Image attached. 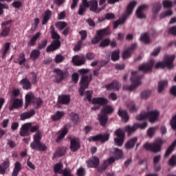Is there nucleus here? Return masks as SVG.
Returning a JSON list of instances; mask_svg holds the SVG:
<instances>
[{
	"mask_svg": "<svg viewBox=\"0 0 176 176\" xmlns=\"http://www.w3.org/2000/svg\"><path fill=\"white\" fill-rule=\"evenodd\" d=\"M87 72L88 70L85 69L78 70V73L82 74L80 82V87L78 91L81 96H84L85 90L89 88V84L92 80V75H85V74H87Z\"/></svg>",
	"mask_w": 176,
	"mask_h": 176,
	"instance_id": "obj_1",
	"label": "nucleus"
},
{
	"mask_svg": "<svg viewBox=\"0 0 176 176\" xmlns=\"http://www.w3.org/2000/svg\"><path fill=\"white\" fill-rule=\"evenodd\" d=\"M50 34L52 35V38L54 39V41L46 48L47 52H54L61 47V42L60 41V36L55 31V27L54 25L50 27Z\"/></svg>",
	"mask_w": 176,
	"mask_h": 176,
	"instance_id": "obj_2",
	"label": "nucleus"
},
{
	"mask_svg": "<svg viewBox=\"0 0 176 176\" xmlns=\"http://www.w3.org/2000/svg\"><path fill=\"white\" fill-rule=\"evenodd\" d=\"M135 6H137V1H132L129 3L128 6L126 7V13L122 15V16L118 21H115L113 23V28L116 29L119 25L124 24L126 23V20H127V18L130 14L133 13V11L134 10V8H135Z\"/></svg>",
	"mask_w": 176,
	"mask_h": 176,
	"instance_id": "obj_3",
	"label": "nucleus"
},
{
	"mask_svg": "<svg viewBox=\"0 0 176 176\" xmlns=\"http://www.w3.org/2000/svg\"><path fill=\"white\" fill-rule=\"evenodd\" d=\"M131 75L132 76L131 77V81L132 82V85H123L122 89L124 90L133 91L140 86V85H141V78L143 77V76H138L137 72H132Z\"/></svg>",
	"mask_w": 176,
	"mask_h": 176,
	"instance_id": "obj_4",
	"label": "nucleus"
},
{
	"mask_svg": "<svg viewBox=\"0 0 176 176\" xmlns=\"http://www.w3.org/2000/svg\"><path fill=\"white\" fill-rule=\"evenodd\" d=\"M164 142L165 141L162 139H159L153 143L146 142L143 148L153 153H158V152H161L162 146Z\"/></svg>",
	"mask_w": 176,
	"mask_h": 176,
	"instance_id": "obj_5",
	"label": "nucleus"
},
{
	"mask_svg": "<svg viewBox=\"0 0 176 176\" xmlns=\"http://www.w3.org/2000/svg\"><path fill=\"white\" fill-rule=\"evenodd\" d=\"M175 58V55L167 56L164 58V62H159L157 63L155 67L156 69L162 68L164 69L165 67H167L168 69L173 68V63Z\"/></svg>",
	"mask_w": 176,
	"mask_h": 176,
	"instance_id": "obj_6",
	"label": "nucleus"
},
{
	"mask_svg": "<svg viewBox=\"0 0 176 176\" xmlns=\"http://www.w3.org/2000/svg\"><path fill=\"white\" fill-rule=\"evenodd\" d=\"M170 126L173 130H176V114L170 120ZM176 135V132H175ZM176 146V139L173 142V144L167 148L165 154H164V157H168L173 152L174 148Z\"/></svg>",
	"mask_w": 176,
	"mask_h": 176,
	"instance_id": "obj_7",
	"label": "nucleus"
},
{
	"mask_svg": "<svg viewBox=\"0 0 176 176\" xmlns=\"http://www.w3.org/2000/svg\"><path fill=\"white\" fill-rule=\"evenodd\" d=\"M115 135L117 138H114V144L118 146H123V143L124 142V131L122 129H118L115 132Z\"/></svg>",
	"mask_w": 176,
	"mask_h": 176,
	"instance_id": "obj_8",
	"label": "nucleus"
},
{
	"mask_svg": "<svg viewBox=\"0 0 176 176\" xmlns=\"http://www.w3.org/2000/svg\"><path fill=\"white\" fill-rule=\"evenodd\" d=\"M109 133H100V134H98L94 136H91L88 138V140L89 142H97V141H100V143L104 144L107 142H108V140H109Z\"/></svg>",
	"mask_w": 176,
	"mask_h": 176,
	"instance_id": "obj_9",
	"label": "nucleus"
},
{
	"mask_svg": "<svg viewBox=\"0 0 176 176\" xmlns=\"http://www.w3.org/2000/svg\"><path fill=\"white\" fill-rule=\"evenodd\" d=\"M97 36H95L92 40H91V43L92 44H96L98 43L100 41L104 38V36H107L109 34V30L104 28L102 30H100L97 31L96 33Z\"/></svg>",
	"mask_w": 176,
	"mask_h": 176,
	"instance_id": "obj_10",
	"label": "nucleus"
},
{
	"mask_svg": "<svg viewBox=\"0 0 176 176\" xmlns=\"http://www.w3.org/2000/svg\"><path fill=\"white\" fill-rule=\"evenodd\" d=\"M54 72L55 74V81L56 83H60L68 76L67 72H63L60 69H54Z\"/></svg>",
	"mask_w": 176,
	"mask_h": 176,
	"instance_id": "obj_11",
	"label": "nucleus"
},
{
	"mask_svg": "<svg viewBox=\"0 0 176 176\" xmlns=\"http://www.w3.org/2000/svg\"><path fill=\"white\" fill-rule=\"evenodd\" d=\"M30 147L32 149L38 150L39 152H45V151L47 150V145L41 142L33 141L30 144Z\"/></svg>",
	"mask_w": 176,
	"mask_h": 176,
	"instance_id": "obj_12",
	"label": "nucleus"
},
{
	"mask_svg": "<svg viewBox=\"0 0 176 176\" xmlns=\"http://www.w3.org/2000/svg\"><path fill=\"white\" fill-rule=\"evenodd\" d=\"M112 163H115V157H111L108 158L107 160H104L103 163L98 167V171L99 173H102V171H105L108 167H109L110 164Z\"/></svg>",
	"mask_w": 176,
	"mask_h": 176,
	"instance_id": "obj_13",
	"label": "nucleus"
},
{
	"mask_svg": "<svg viewBox=\"0 0 176 176\" xmlns=\"http://www.w3.org/2000/svg\"><path fill=\"white\" fill-rule=\"evenodd\" d=\"M154 63L155 61L153 60H151L148 63L142 64L139 67V71L143 72L144 73L151 72Z\"/></svg>",
	"mask_w": 176,
	"mask_h": 176,
	"instance_id": "obj_14",
	"label": "nucleus"
},
{
	"mask_svg": "<svg viewBox=\"0 0 176 176\" xmlns=\"http://www.w3.org/2000/svg\"><path fill=\"white\" fill-rule=\"evenodd\" d=\"M87 167L89 168H96V167H98V165L100 164V158L94 156L90 158L89 160L87 162Z\"/></svg>",
	"mask_w": 176,
	"mask_h": 176,
	"instance_id": "obj_15",
	"label": "nucleus"
},
{
	"mask_svg": "<svg viewBox=\"0 0 176 176\" xmlns=\"http://www.w3.org/2000/svg\"><path fill=\"white\" fill-rule=\"evenodd\" d=\"M30 124H29L28 123H25L23 124L22 126L21 127L19 135L21 137L30 135Z\"/></svg>",
	"mask_w": 176,
	"mask_h": 176,
	"instance_id": "obj_16",
	"label": "nucleus"
},
{
	"mask_svg": "<svg viewBox=\"0 0 176 176\" xmlns=\"http://www.w3.org/2000/svg\"><path fill=\"white\" fill-rule=\"evenodd\" d=\"M147 115V119H148V120L151 122H154L157 120V119L158 118V116L160 115V112L157 110L155 111H151L146 113Z\"/></svg>",
	"mask_w": 176,
	"mask_h": 176,
	"instance_id": "obj_17",
	"label": "nucleus"
},
{
	"mask_svg": "<svg viewBox=\"0 0 176 176\" xmlns=\"http://www.w3.org/2000/svg\"><path fill=\"white\" fill-rule=\"evenodd\" d=\"M10 103H12V104L9 107V109L10 111L13 110L14 108L17 109L21 107L23 105V101L20 99L11 98Z\"/></svg>",
	"mask_w": 176,
	"mask_h": 176,
	"instance_id": "obj_18",
	"label": "nucleus"
},
{
	"mask_svg": "<svg viewBox=\"0 0 176 176\" xmlns=\"http://www.w3.org/2000/svg\"><path fill=\"white\" fill-rule=\"evenodd\" d=\"M89 10L94 13H99L102 9L98 8V2L96 0H91L89 1Z\"/></svg>",
	"mask_w": 176,
	"mask_h": 176,
	"instance_id": "obj_19",
	"label": "nucleus"
},
{
	"mask_svg": "<svg viewBox=\"0 0 176 176\" xmlns=\"http://www.w3.org/2000/svg\"><path fill=\"white\" fill-rule=\"evenodd\" d=\"M80 148V143L77 138H72L70 141V149L72 152H76Z\"/></svg>",
	"mask_w": 176,
	"mask_h": 176,
	"instance_id": "obj_20",
	"label": "nucleus"
},
{
	"mask_svg": "<svg viewBox=\"0 0 176 176\" xmlns=\"http://www.w3.org/2000/svg\"><path fill=\"white\" fill-rule=\"evenodd\" d=\"M71 101V97L69 95H61L58 98V102L61 104H69Z\"/></svg>",
	"mask_w": 176,
	"mask_h": 176,
	"instance_id": "obj_21",
	"label": "nucleus"
},
{
	"mask_svg": "<svg viewBox=\"0 0 176 176\" xmlns=\"http://www.w3.org/2000/svg\"><path fill=\"white\" fill-rule=\"evenodd\" d=\"M35 100V96L32 93H28V94L25 95V109H28L29 105Z\"/></svg>",
	"mask_w": 176,
	"mask_h": 176,
	"instance_id": "obj_22",
	"label": "nucleus"
},
{
	"mask_svg": "<svg viewBox=\"0 0 176 176\" xmlns=\"http://www.w3.org/2000/svg\"><path fill=\"white\" fill-rule=\"evenodd\" d=\"M68 128L67 126H65L61 130L58 131L59 135L58 136L56 142H60L62 140H63L65 135L68 133Z\"/></svg>",
	"mask_w": 176,
	"mask_h": 176,
	"instance_id": "obj_23",
	"label": "nucleus"
},
{
	"mask_svg": "<svg viewBox=\"0 0 176 176\" xmlns=\"http://www.w3.org/2000/svg\"><path fill=\"white\" fill-rule=\"evenodd\" d=\"M98 120L100 124L102 126H105L108 122V115L104 114L102 113L98 115Z\"/></svg>",
	"mask_w": 176,
	"mask_h": 176,
	"instance_id": "obj_24",
	"label": "nucleus"
},
{
	"mask_svg": "<svg viewBox=\"0 0 176 176\" xmlns=\"http://www.w3.org/2000/svg\"><path fill=\"white\" fill-rule=\"evenodd\" d=\"M92 103L94 104H97L100 106H102L108 104V100L102 97L94 98L92 100Z\"/></svg>",
	"mask_w": 176,
	"mask_h": 176,
	"instance_id": "obj_25",
	"label": "nucleus"
},
{
	"mask_svg": "<svg viewBox=\"0 0 176 176\" xmlns=\"http://www.w3.org/2000/svg\"><path fill=\"white\" fill-rule=\"evenodd\" d=\"M138 141V138L134 137L126 142L125 144V148L126 149H132L135 146L137 142Z\"/></svg>",
	"mask_w": 176,
	"mask_h": 176,
	"instance_id": "obj_26",
	"label": "nucleus"
},
{
	"mask_svg": "<svg viewBox=\"0 0 176 176\" xmlns=\"http://www.w3.org/2000/svg\"><path fill=\"white\" fill-rule=\"evenodd\" d=\"M67 152V148L65 147H59L56 151L54 153L52 159H56V157H62Z\"/></svg>",
	"mask_w": 176,
	"mask_h": 176,
	"instance_id": "obj_27",
	"label": "nucleus"
},
{
	"mask_svg": "<svg viewBox=\"0 0 176 176\" xmlns=\"http://www.w3.org/2000/svg\"><path fill=\"white\" fill-rule=\"evenodd\" d=\"M36 114V111L34 109H31L28 112H24L20 115V120H25L29 119Z\"/></svg>",
	"mask_w": 176,
	"mask_h": 176,
	"instance_id": "obj_28",
	"label": "nucleus"
},
{
	"mask_svg": "<svg viewBox=\"0 0 176 176\" xmlns=\"http://www.w3.org/2000/svg\"><path fill=\"white\" fill-rule=\"evenodd\" d=\"M122 85L117 81H113L109 85H106L104 87L107 90L116 89L119 90Z\"/></svg>",
	"mask_w": 176,
	"mask_h": 176,
	"instance_id": "obj_29",
	"label": "nucleus"
},
{
	"mask_svg": "<svg viewBox=\"0 0 176 176\" xmlns=\"http://www.w3.org/2000/svg\"><path fill=\"white\" fill-rule=\"evenodd\" d=\"M22 170V165L19 162H16L14 163V167L13 168L12 176H18L19 173Z\"/></svg>",
	"mask_w": 176,
	"mask_h": 176,
	"instance_id": "obj_30",
	"label": "nucleus"
},
{
	"mask_svg": "<svg viewBox=\"0 0 176 176\" xmlns=\"http://www.w3.org/2000/svg\"><path fill=\"white\" fill-rule=\"evenodd\" d=\"M41 36V32L36 33L31 38L30 41L28 43V47H34L36 45L37 40Z\"/></svg>",
	"mask_w": 176,
	"mask_h": 176,
	"instance_id": "obj_31",
	"label": "nucleus"
},
{
	"mask_svg": "<svg viewBox=\"0 0 176 176\" xmlns=\"http://www.w3.org/2000/svg\"><path fill=\"white\" fill-rule=\"evenodd\" d=\"M78 57H79L78 56H75L72 58V61L74 64L76 66H80V65H85L86 62V58L85 57H82L80 59H78Z\"/></svg>",
	"mask_w": 176,
	"mask_h": 176,
	"instance_id": "obj_32",
	"label": "nucleus"
},
{
	"mask_svg": "<svg viewBox=\"0 0 176 176\" xmlns=\"http://www.w3.org/2000/svg\"><path fill=\"white\" fill-rule=\"evenodd\" d=\"M20 82L23 85V89L25 90H29L32 89V83L28 78H23Z\"/></svg>",
	"mask_w": 176,
	"mask_h": 176,
	"instance_id": "obj_33",
	"label": "nucleus"
},
{
	"mask_svg": "<svg viewBox=\"0 0 176 176\" xmlns=\"http://www.w3.org/2000/svg\"><path fill=\"white\" fill-rule=\"evenodd\" d=\"M12 1H15V0H0V16L3 15L4 14V10L3 9H9V6L8 5H7L6 3H3L5 1L8 2V3H10Z\"/></svg>",
	"mask_w": 176,
	"mask_h": 176,
	"instance_id": "obj_34",
	"label": "nucleus"
},
{
	"mask_svg": "<svg viewBox=\"0 0 176 176\" xmlns=\"http://www.w3.org/2000/svg\"><path fill=\"white\" fill-rule=\"evenodd\" d=\"M118 113L119 116L122 118V120L125 122H127V121H129V120L130 119V117L129 116V113L126 110H122L120 109L118 110Z\"/></svg>",
	"mask_w": 176,
	"mask_h": 176,
	"instance_id": "obj_35",
	"label": "nucleus"
},
{
	"mask_svg": "<svg viewBox=\"0 0 176 176\" xmlns=\"http://www.w3.org/2000/svg\"><path fill=\"white\" fill-rule=\"evenodd\" d=\"M62 163H57L54 166V171L55 174H63L64 169Z\"/></svg>",
	"mask_w": 176,
	"mask_h": 176,
	"instance_id": "obj_36",
	"label": "nucleus"
},
{
	"mask_svg": "<svg viewBox=\"0 0 176 176\" xmlns=\"http://www.w3.org/2000/svg\"><path fill=\"white\" fill-rule=\"evenodd\" d=\"M52 12L50 10H46L43 16L42 25H45L49 21L52 16Z\"/></svg>",
	"mask_w": 176,
	"mask_h": 176,
	"instance_id": "obj_37",
	"label": "nucleus"
},
{
	"mask_svg": "<svg viewBox=\"0 0 176 176\" xmlns=\"http://www.w3.org/2000/svg\"><path fill=\"white\" fill-rule=\"evenodd\" d=\"M10 45H11L10 43H6L3 45V48L1 49L2 58H4L6 57V55H7L8 51L10 50Z\"/></svg>",
	"mask_w": 176,
	"mask_h": 176,
	"instance_id": "obj_38",
	"label": "nucleus"
},
{
	"mask_svg": "<svg viewBox=\"0 0 176 176\" xmlns=\"http://www.w3.org/2000/svg\"><path fill=\"white\" fill-rule=\"evenodd\" d=\"M146 6H141L139 7L136 11V16L138 19H144L145 15L142 13V11L146 8Z\"/></svg>",
	"mask_w": 176,
	"mask_h": 176,
	"instance_id": "obj_39",
	"label": "nucleus"
},
{
	"mask_svg": "<svg viewBox=\"0 0 176 176\" xmlns=\"http://www.w3.org/2000/svg\"><path fill=\"white\" fill-rule=\"evenodd\" d=\"M41 56V51L38 50H34L30 53V58L32 60H37Z\"/></svg>",
	"mask_w": 176,
	"mask_h": 176,
	"instance_id": "obj_40",
	"label": "nucleus"
},
{
	"mask_svg": "<svg viewBox=\"0 0 176 176\" xmlns=\"http://www.w3.org/2000/svg\"><path fill=\"white\" fill-rule=\"evenodd\" d=\"M65 113L64 111H57L56 113L52 116V119L53 121H58L62 119L65 116Z\"/></svg>",
	"mask_w": 176,
	"mask_h": 176,
	"instance_id": "obj_41",
	"label": "nucleus"
},
{
	"mask_svg": "<svg viewBox=\"0 0 176 176\" xmlns=\"http://www.w3.org/2000/svg\"><path fill=\"white\" fill-rule=\"evenodd\" d=\"M70 116V119L72 120V122H73L74 124H77L79 122L80 120V117L78 113H76L74 112H72L69 114Z\"/></svg>",
	"mask_w": 176,
	"mask_h": 176,
	"instance_id": "obj_42",
	"label": "nucleus"
},
{
	"mask_svg": "<svg viewBox=\"0 0 176 176\" xmlns=\"http://www.w3.org/2000/svg\"><path fill=\"white\" fill-rule=\"evenodd\" d=\"M113 155H114V157L117 160H119L120 159H122V157H123V151H122L120 148H115Z\"/></svg>",
	"mask_w": 176,
	"mask_h": 176,
	"instance_id": "obj_43",
	"label": "nucleus"
},
{
	"mask_svg": "<svg viewBox=\"0 0 176 176\" xmlns=\"http://www.w3.org/2000/svg\"><path fill=\"white\" fill-rule=\"evenodd\" d=\"M0 36L2 37H8L10 33L11 28L10 27H3Z\"/></svg>",
	"mask_w": 176,
	"mask_h": 176,
	"instance_id": "obj_44",
	"label": "nucleus"
},
{
	"mask_svg": "<svg viewBox=\"0 0 176 176\" xmlns=\"http://www.w3.org/2000/svg\"><path fill=\"white\" fill-rule=\"evenodd\" d=\"M167 80H162L158 82V92L161 93L164 91V88L167 86Z\"/></svg>",
	"mask_w": 176,
	"mask_h": 176,
	"instance_id": "obj_45",
	"label": "nucleus"
},
{
	"mask_svg": "<svg viewBox=\"0 0 176 176\" xmlns=\"http://www.w3.org/2000/svg\"><path fill=\"white\" fill-rule=\"evenodd\" d=\"M153 10H152L154 14H157L161 10L162 4L160 3V2L158 1V2L153 3Z\"/></svg>",
	"mask_w": 176,
	"mask_h": 176,
	"instance_id": "obj_46",
	"label": "nucleus"
},
{
	"mask_svg": "<svg viewBox=\"0 0 176 176\" xmlns=\"http://www.w3.org/2000/svg\"><path fill=\"white\" fill-rule=\"evenodd\" d=\"M112 112H113V108L111 106H106L101 110L102 113L107 116L108 114L112 113Z\"/></svg>",
	"mask_w": 176,
	"mask_h": 176,
	"instance_id": "obj_47",
	"label": "nucleus"
},
{
	"mask_svg": "<svg viewBox=\"0 0 176 176\" xmlns=\"http://www.w3.org/2000/svg\"><path fill=\"white\" fill-rule=\"evenodd\" d=\"M124 131H126L129 135L131 134L133 132L137 130V126H135V124H133V126L127 125L124 129Z\"/></svg>",
	"mask_w": 176,
	"mask_h": 176,
	"instance_id": "obj_48",
	"label": "nucleus"
},
{
	"mask_svg": "<svg viewBox=\"0 0 176 176\" xmlns=\"http://www.w3.org/2000/svg\"><path fill=\"white\" fill-rule=\"evenodd\" d=\"M127 107L129 109V111L131 113L133 112H137V107H135V104H134V102L133 101H129L127 104H126Z\"/></svg>",
	"mask_w": 176,
	"mask_h": 176,
	"instance_id": "obj_49",
	"label": "nucleus"
},
{
	"mask_svg": "<svg viewBox=\"0 0 176 176\" xmlns=\"http://www.w3.org/2000/svg\"><path fill=\"white\" fill-rule=\"evenodd\" d=\"M42 133L41 131L36 132L33 137V142H41Z\"/></svg>",
	"mask_w": 176,
	"mask_h": 176,
	"instance_id": "obj_50",
	"label": "nucleus"
},
{
	"mask_svg": "<svg viewBox=\"0 0 176 176\" xmlns=\"http://www.w3.org/2000/svg\"><path fill=\"white\" fill-rule=\"evenodd\" d=\"M168 166L170 167H176V155H173L168 162Z\"/></svg>",
	"mask_w": 176,
	"mask_h": 176,
	"instance_id": "obj_51",
	"label": "nucleus"
},
{
	"mask_svg": "<svg viewBox=\"0 0 176 176\" xmlns=\"http://www.w3.org/2000/svg\"><path fill=\"white\" fill-rule=\"evenodd\" d=\"M28 124H30V129H29L30 132L35 133V132L41 131H39V128H40L39 125L32 126V124L30 122L28 123Z\"/></svg>",
	"mask_w": 176,
	"mask_h": 176,
	"instance_id": "obj_52",
	"label": "nucleus"
},
{
	"mask_svg": "<svg viewBox=\"0 0 176 176\" xmlns=\"http://www.w3.org/2000/svg\"><path fill=\"white\" fill-rule=\"evenodd\" d=\"M19 65H22L26 62L25 55L24 53H21L19 55Z\"/></svg>",
	"mask_w": 176,
	"mask_h": 176,
	"instance_id": "obj_53",
	"label": "nucleus"
},
{
	"mask_svg": "<svg viewBox=\"0 0 176 176\" xmlns=\"http://www.w3.org/2000/svg\"><path fill=\"white\" fill-rule=\"evenodd\" d=\"M140 41L144 43V44H148L150 43L149 36L145 33L141 35Z\"/></svg>",
	"mask_w": 176,
	"mask_h": 176,
	"instance_id": "obj_54",
	"label": "nucleus"
},
{
	"mask_svg": "<svg viewBox=\"0 0 176 176\" xmlns=\"http://www.w3.org/2000/svg\"><path fill=\"white\" fill-rule=\"evenodd\" d=\"M67 26V23L66 22H58L56 24V27L59 30H63Z\"/></svg>",
	"mask_w": 176,
	"mask_h": 176,
	"instance_id": "obj_55",
	"label": "nucleus"
},
{
	"mask_svg": "<svg viewBox=\"0 0 176 176\" xmlns=\"http://www.w3.org/2000/svg\"><path fill=\"white\" fill-rule=\"evenodd\" d=\"M65 57L63 56L62 54H57L54 58V61L56 63H60L64 61Z\"/></svg>",
	"mask_w": 176,
	"mask_h": 176,
	"instance_id": "obj_56",
	"label": "nucleus"
},
{
	"mask_svg": "<svg viewBox=\"0 0 176 176\" xmlns=\"http://www.w3.org/2000/svg\"><path fill=\"white\" fill-rule=\"evenodd\" d=\"M48 43V41L47 39H44L42 41L41 43H39L38 45V50L40 51L43 49H45Z\"/></svg>",
	"mask_w": 176,
	"mask_h": 176,
	"instance_id": "obj_57",
	"label": "nucleus"
},
{
	"mask_svg": "<svg viewBox=\"0 0 176 176\" xmlns=\"http://www.w3.org/2000/svg\"><path fill=\"white\" fill-rule=\"evenodd\" d=\"M119 54H120L119 50L113 51L111 53V60L113 61H116V60H119Z\"/></svg>",
	"mask_w": 176,
	"mask_h": 176,
	"instance_id": "obj_58",
	"label": "nucleus"
},
{
	"mask_svg": "<svg viewBox=\"0 0 176 176\" xmlns=\"http://www.w3.org/2000/svg\"><path fill=\"white\" fill-rule=\"evenodd\" d=\"M10 166V162L8 158L6 159L5 161L1 164V166L3 167V170L6 171L8 167Z\"/></svg>",
	"mask_w": 176,
	"mask_h": 176,
	"instance_id": "obj_59",
	"label": "nucleus"
},
{
	"mask_svg": "<svg viewBox=\"0 0 176 176\" xmlns=\"http://www.w3.org/2000/svg\"><path fill=\"white\" fill-rule=\"evenodd\" d=\"M131 52L129 50H126L125 51H124V52L122 53V58L123 59H127L129 58L130 57H131Z\"/></svg>",
	"mask_w": 176,
	"mask_h": 176,
	"instance_id": "obj_60",
	"label": "nucleus"
},
{
	"mask_svg": "<svg viewBox=\"0 0 176 176\" xmlns=\"http://www.w3.org/2000/svg\"><path fill=\"white\" fill-rule=\"evenodd\" d=\"M151 91L147 90V91H144L143 92H142L141 94V98L142 99H146L147 98H148L151 95Z\"/></svg>",
	"mask_w": 176,
	"mask_h": 176,
	"instance_id": "obj_61",
	"label": "nucleus"
},
{
	"mask_svg": "<svg viewBox=\"0 0 176 176\" xmlns=\"http://www.w3.org/2000/svg\"><path fill=\"white\" fill-rule=\"evenodd\" d=\"M86 172L83 167H80L77 170V176H85Z\"/></svg>",
	"mask_w": 176,
	"mask_h": 176,
	"instance_id": "obj_62",
	"label": "nucleus"
},
{
	"mask_svg": "<svg viewBox=\"0 0 176 176\" xmlns=\"http://www.w3.org/2000/svg\"><path fill=\"white\" fill-rule=\"evenodd\" d=\"M163 6L164 8H170L173 6V3L170 1L165 0L163 1Z\"/></svg>",
	"mask_w": 176,
	"mask_h": 176,
	"instance_id": "obj_63",
	"label": "nucleus"
},
{
	"mask_svg": "<svg viewBox=\"0 0 176 176\" xmlns=\"http://www.w3.org/2000/svg\"><path fill=\"white\" fill-rule=\"evenodd\" d=\"M155 132V129L154 127H151L147 131V134L150 138H152Z\"/></svg>",
	"mask_w": 176,
	"mask_h": 176,
	"instance_id": "obj_64",
	"label": "nucleus"
}]
</instances>
